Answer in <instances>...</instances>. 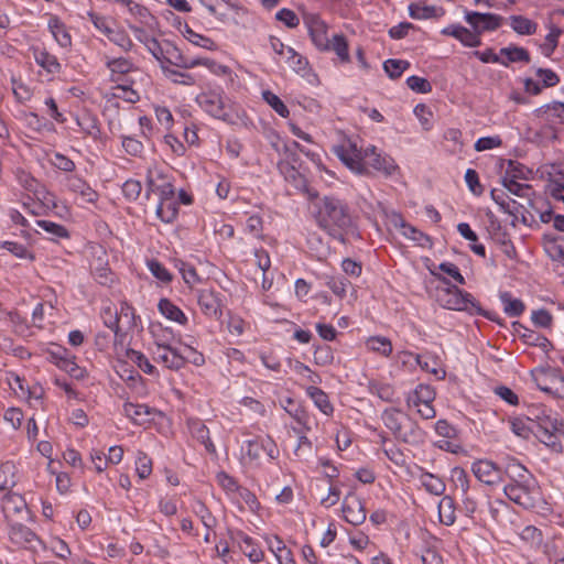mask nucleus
<instances>
[{
  "label": "nucleus",
  "instance_id": "nucleus-1",
  "mask_svg": "<svg viewBox=\"0 0 564 564\" xmlns=\"http://www.w3.org/2000/svg\"><path fill=\"white\" fill-rule=\"evenodd\" d=\"M506 475L509 479L503 487L507 498L524 509L535 508L541 501V492L533 475L519 463L508 464Z\"/></svg>",
  "mask_w": 564,
  "mask_h": 564
},
{
  "label": "nucleus",
  "instance_id": "nucleus-2",
  "mask_svg": "<svg viewBox=\"0 0 564 564\" xmlns=\"http://www.w3.org/2000/svg\"><path fill=\"white\" fill-rule=\"evenodd\" d=\"M315 221L329 236L344 242V234L351 231V217L338 198L325 196L314 204Z\"/></svg>",
  "mask_w": 564,
  "mask_h": 564
},
{
  "label": "nucleus",
  "instance_id": "nucleus-3",
  "mask_svg": "<svg viewBox=\"0 0 564 564\" xmlns=\"http://www.w3.org/2000/svg\"><path fill=\"white\" fill-rule=\"evenodd\" d=\"M198 107L212 118L228 124L238 126L246 122L243 108L231 99L221 88L208 89L195 98Z\"/></svg>",
  "mask_w": 564,
  "mask_h": 564
},
{
  "label": "nucleus",
  "instance_id": "nucleus-4",
  "mask_svg": "<svg viewBox=\"0 0 564 564\" xmlns=\"http://www.w3.org/2000/svg\"><path fill=\"white\" fill-rule=\"evenodd\" d=\"M381 420L384 426L399 440L408 444H421L425 433L408 414L397 408H387Z\"/></svg>",
  "mask_w": 564,
  "mask_h": 564
},
{
  "label": "nucleus",
  "instance_id": "nucleus-5",
  "mask_svg": "<svg viewBox=\"0 0 564 564\" xmlns=\"http://www.w3.org/2000/svg\"><path fill=\"white\" fill-rule=\"evenodd\" d=\"M333 152L352 173L367 175V166L365 164L366 147H359L355 139L346 135L340 137L338 142L333 145Z\"/></svg>",
  "mask_w": 564,
  "mask_h": 564
},
{
  "label": "nucleus",
  "instance_id": "nucleus-6",
  "mask_svg": "<svg viewBox=\"0 0 564 564\" xmlns=\"http://www.w3.org/2000/svg\"><path fill=\"white\" fill-rule=\"evenodd\" d=\"M437 301L446 310L467 312L469 314H478L481 311L473 295L457 286H447L440 290Z\"/></svg>",
  "mask_w": 564,
  "mask_h": 564
},
{
  "label": "nucleus",
  "instance_id": "nucleus-7",
  "mask_svg": "<svg viewBox=\"0 0 564 564\" xmlns=\"http://www.w3.org/2000/svg\"><path fill=\"white\" fill-rule=\"evenodd\" d=\"M262 453L270 460H274L279 456L276 444L269 435H259L247 440L240 446V459L243 464H258Z\"/></svg>",
  "mask_w": 564,
  "mask_h": 564
},
{
  "label": "nucleus",
  "instance_id": "nucleus-8",
  "mask_svg": "<svg viewBox=\"0 0 564 564\" xmlns=\"http://www.w3.org/2000/svg\"><path fill=\"white\" fill-rule=\"evenodd\" d=\"M269 45L274 53L275 62H284L291 69L301 76H306L310 72L307 59L297 53L293 47L285 45L279 37L270 36Z\"/></svg>",
  "mask_w": 564,
  "mask_h": 564
},
{
  "label": "nucleus",
  "instance_id": "nucleus-9",
  "mask_svg": "<svg viewBox=\"0 0 564 564\" xmlns=\"http://www.w3.org/2000/svg\"><path fill=\"white\" fill-rule=\"evenodd\" d=\"M531 377L541 391L557 398H564V377L558 369L538 367L531 370Z\"/></svg>",
  "mask_w": 564,
  "mask_h": 564
},
{
  "label": "nucleus",
  "instance_id": "nucleus-10",
  "mask_svg": "<svg viewBox=\"0 0 564 564\" xmlns=\"http://www.w3.org/2000/svg\"><path fill=\"white\" fill-rule=\"evenodd\" d=\"M365 154L367 175L370 173V170L380 173L386 177H392L400 174V167L395 160L391 155L379 150L376 145H366Z\"/></svg>",
  "mask_w": 564,
  "mask_h": 564
},
{
  "label": "nucleus",
  "instance_id": "nucleus-11",
  "mask_svg": "<svg viewBox=\"0 0 564 564\" xmlns=\"http://www.w3.org/2000/svg\"><path fill=\"white\" fill-rule=\"evenodd\" d=\"M28 189L33 194L32 199L36 200L31 205L28 202L23 203V208L31 215L39 216L55 206V197L50 193L45 186L39 184L35 180L31 178L28 183Z\"/></svg>",
  "mask_w": 564,
  "mask_h": 564
},
{
  "label": "nucleus",
  "instance_id": "nucleus-12",
  "mask_svg": "<svg viewBox=\"0 0 564 564\" xmlns=\"http://www.w3.org/2000/svg\"><path fill=\"white\" fill-rule=\"evenodd\" d=\"M129 29L133 33L134 37L145 46L148 52L158 62H163V48L156 39V36L160 34V28L158 30H150L147 26L129 24Z\"/></svg>",
  "mask_w": 564,
  "mask_h": 564
},
{
  "label": "nucleus",
  "instance_id": "nucleus-13",
  "mask_svg": "<svg viewBox=\"0 0 564 564\" xmlns=\"http://www.w3.org/2000/svg\"><path fill=\"white\" fill-rule=\"evenodd\" d=\"M464 19L478 36L486 31H495L501 25V17L494 13H480L466 10Z\"/></svg>",
  "mask_w": 564,
  "mask_h": 564
},
{
  "label": "nucleus",
  "instance_id": "nucleus-14",
  "mask_svg": "<svg viewBox=\"0 0 564 564\" xmlns=\"http://www.w3.org/2000/svg\"><path fill=\"white\" fill-rule=\"evenodd\" d=\"M124 415L137 425H145L155 420L156 416H163L162 412L147 404L126 402L123 404Z\"/></svg>",
  "mask_w": 564,
  "mask_h": 564
},
{
  "label": "nucleus",
  "instance_id": "nucleus-15",
  "mask_svg": "<svg viewBox=\"0 0 564 564\" xmlns=\"http://www.w3.org/2000/svg\"><path fill=\"white\" fill-rule=\"evenodd\" d=\"M31 52L36 65L41 68V74L44 73L47 79H53L61 73L62 65L55 55L40 46H32Z\"/></svg>",
  "mask_w": 564,
  "mask_h": 564
},
{
  "label": "nucleus",
  "instance_id": "nucleus-16",
  "mask_svg": "<svg viewBox=\"0 0 564 564\" xmlns=\"http://www.w3.org/2000/svg\"><path fill=\"white\" fill-rule=\"evenodd\" d=\"M471 471L479 481L488 486L498 485L502 479L501 469L488 459L475 462L471 466Z\"/></svg>",
  "mask_w": 564,
  "mask_h": 564
},
{
  "label": "nucleus",
  "instance_id": "nucleus-17",
  "mask_svg": "<svg viewBox=\"0 0 564 564\" xmlns=\"http://www.w3.org/2000/svg\"><path fill=\"white\" fill-rule=\"evenodd\" d=\"M341 511L344 519L354 525L364 523L367 517L361 499L352 492L344 498Z\"/></svg>",
  "mask_w": 564,
  "mask_h": 564
},
{
  "label": "nucleus",
  "instance_id": "nucleus-18",
  "mask_svg": "<svg viewBox=\"0 0 564 564\" xmlns=\"http://www.w3.org/2000/svg\"><path fill=\"white\" fill-rule=\"evenodd\" d=\"M394 228L400 230V234L413 241L416 246L422 248H432V240L431 238L419 230L417 228L413 227L412 225L405 223V220L400 215H393L391 219Z\"/></svg>",
  "mask_w": 564,
  "mask_h": 564
},
{
  "label": "nucleus",
  "instance_id": "nucleus-19",
  "mask_svg": "<svg viewBox=\"0 0 564 564\" xmlns=\"http://www.w3.org/2000/svg\"><path fill=\"white\" fill-rule=\"evenodd\" d=\"M196 297L204 315L216 319L221 316V302L218 294L214 290H198L196 292Z\"/></svg>",
  "mask_w": 564,
  "mask_h": 564
},
{
  "label": "nucleus",
  "instance_id": "nucleus-20",
  "mask_svg": "<svg viewBox=\"0 0 564 564\" xmlns=\"http://www.w3.org/2000/svg\"><path fill=\"white\" fill-rule=\"evenodd\" d=\"M308 34L312 42L319 51L330 50V40L327 35V24L317 15H312L306 20Z\"/></svg>",
  "mask_w": 564,
  "mask_h": 564
},
{
  "label": "nucleus",
  "instance_id": "nucleus-21",
  "mask_svg": "<svg viewBox=\"0 0 564 564\" xmlns=\"http://www.w3.org/2000/svg\"><path fill=\"white\" fill-rule=\"evenodd\" d=\"M151 352L153 359L156 362L162 364L164 367L171 370H178L185 364V358L172 346L152 348Z\"/></svg>",
  "mask_w": 564,
  "mask_h": 564
},
{
  "label": "nucleus",
  "instance_id": "nucleus-22",
  "mask_svg": "<svg viewBox=\"0 0 564 564\" xmlns=\"http://www.w3.org/2000/svg\"><path fill=\"white\" fill-rule=\"evenodd\" d=\"M441 33L443 35L452 36L459 41L464 46L467 47H477L481 44L480 36L475 33L473 30H468L467 28L460 24H451L442 29Z\"/></svg>",
  "mask_w": 564,
  "mask_h": 564
},
{
  "label": "nucleus",
  "instance_id": "nucleus-23",
  "mask_svg": "<svg viewBox=\"0 0 564 564\" xmlns=\"http://www.w3.org/2000/svg\"><path fill=\"white\" fill-rule=\"evenodd\" d=\"M66 187L76 194L82 202L94 204L98 199V193L82 177L69 175L66 177Z\"/></svg>",
  "mask_w": 564,
  "mask_h": 564
},
{
  "label": "nucleus",
  "instance_id": "nucleus-24",
  "mask_svg": "<svg viewBox=\"0 0 564 564\" xmlns=\"http://www.w3.org/2000/svg\"><path fill=\"white\" fill-rule=\"evenodd\" d=\"M175 65L184 67V68H193L196 66H204L206 67L213 75L218 77H231V69L220 64L212 58L207 57H196L192 59L183 61L182 63H175Z\"/></svg>",
  "mask_w": 564,
  "mask_h": 564
},
{
  "label": "nucleus",
  "instance_id": "nucleus-25",
  "mask_svg": "<svg viewBox=\"0 0 564 564\" xmlns=\"http://www.w3.org/2000/svg\"><path fill=\"white\" fill-rule=\"evenodd\" d=\"M235 541L250 562L260 563L263 560V551L257 545L251 536L247 535L242 531H238L235 534Z\"/></svg>",
  "mask_w": 564,
  "mask_h": 564
},
{
  "label": "nucleus",
  "instance_id": "nucleus-26",
  "mask_svg": "<svg viewBox=\"0 0 564 564\" xmlns=\"http://www.w3.org/2000/svg\"><path fill=\"white\" fill-rule=\"evenodd\" d=\"M106 66L110 72L111 80L115 83H120L123 75L138 72L133 62L127 57L107 58Z\"/></svg>",
  "mask_w": 564,
  "mask_h": 564
},
{
  "label": "nucleus",
  "instance_id": "nucleus-27",
  "mask_svg": "<svg viewBox=\"0 0 564 564\" xmlns=\"http://www.w3.org/2000/svg\"><path fill=\"white\" fill-rule=\"evenodd\" d=\"M2 511L6 518L12 520L14 516L28 514L26 502L24 498L19 494H8L2 499Z\"/></svg>",
  "mask_w": 564,
  "mask_h": 564
},
{
  "label": "nucleus",
  "instance_id": "nucleus-28",
  "mask_svg": "<svg viewBox=\"0 0 564 564\" xmlns=\"http://www.w3.org/2000/svg\"><path fill=\"white\" fill-rule=\"evenodd\" d=\"M127 8L130 14L137 20V25L147 26L150 30L159 29L160 23L158 19L145 7L131 0Z\"/></svg>",
  "mask_w": 564,
  "mask_h": 564
},
{
  "label": "nucleus",
  "instance_id": "nucleus-29",
  "mask_svg": "<svg viewBox=\"0 0 564 564\" xmlns=\"http://www.w3.org/2000/svg\"><path fill=\"white\" fill-rule=\"evenodd\" d=\"M162 68L164 76L174 84L184 85V86H193L196 84L197 78L194 74L180 72L171 66L167 63H171L170 59L163 56V62H159Z\"/></svg>",
  "mask_w": 564,
  "mask_h": 564
},
{
  "label": "nucleus",
  "instance_id": "nucleus-30",
  "mask_svg": "<svg viewBox=\"0 0 564 564\" xmlns=\"http://www.w3.org/2000/svg\"><path fill=\"white\" fill-rule=\"evenodd\" d=\"M230 500L240 510H249L252 513L260 510V502L256 495L245 487H240Z\"/></svg>",
  "mask_w": 564,
  "mask_h": 564
},
{
  "label": "nucleus",
  "instance_id": "nucleus-31",
  "mask_svg": "<svg viewBox=\"0 0 564 564\" xmlns=\"http://www.w3.org/2000/svg\"><path fill=\"white\" fill-rule=\"evenodd\" d=\"M87 20L94 25L97 32H99L107 39L118 25L117 21L113 18L101 13H97L95 11L87 12Z\"/></svg>",
  "mask_w": 564,
  "mask_h": 564
},
{
  "label": "nucleus",
  "instance_id": "nucleus-32",
  "mask_svg": "<svg viewBox=\"0 0 564 564\" xmlns=\"http://www.w3.org/2000/svg\"><path fill=\"white\" fill-rule=\"evenodd\" d=\"M158 308L159 312L171 322L185 325L188 321L185 313L169 299H161Z\"/></svg>",
  "mask_w": 564,
  "mask_h": 564
},
{
  "label": "nucleus",
  "instance_id": "nucleus-33",
  "mask_svg": "<svg viewBox=\"0 0 564 564\" xmlns=\"http://www.w3.org/2000/svg\"><path fill=\"white\" fill-rule=\"evenodd\" d=\"M529 63V52L521 46L509 45L500 50V62L499 64L508 66L510 63Z\"/></svg>",
  "mask_w": 564,
  "mask_h": 564
},
{
  "label": "nucleus",
  "instance_id": "nucleus-34",
  "mask_svg": "<svg viewBox=\"0 0 564 564\" xmlns=\"http://www.w3.org/2000/svg\"><path fill=\"white\" fill-rule=\"evenodd\" d=\"M150 334L153 338V348L172 346L175 339L173 329L160 323L150 326Z\"/></svg>",
  "mask_w": 564,
  "mask_h": 564
},
{
  "label": "nucleus",
  "instance_id": "nucleus-35",
  "mask_svg": "<svg viewBox=\"0 0 564 564\" xmlns=\"http://www.w3.org/2000/svg\"><path fill=\"white\" fill-rule=\"evenodd\" d=\"M306 394L311 398L314 405L325 415L330 416L334 412V406L329 401L328 395L319 388L310 386L305 389Z\"/></svg>",
  "mask_w": 564,
  "mask_h": 564
},
{
  "label": "nucleus",
  "instance_id": "nucleus-36",
  "mask_svg": "<svg viewBox=\"0 0 564 564\" xmlns=\"http://www.w3.org/2000/svg\"><path fill=\"white\" fill-rule=\"evenodd\" d=\"M417 365L422 370L430 372L436 379L442 380L446 376V370L436 354L426 352L424 356H421L420 364Z\"/></svg>",
  "mask_w": 564,
  "mask_h": 564
},
{
  "label": "nucleus",
  "instance_id": "nucleus-37",
  "mask_svg": "<svg viewBox=\"0 0 564 564\" xmlns=\"http://www.w3.org/2000/svg\"><path fill=\"white\" fill-rule=\"evenodd\" d=\"M508 23L518 35H532L538 31V23L524 15H510Z\"/></svg>",
  "mask_w": 564,
  "mask_h": 564
},
{
  "label": "nucleus",
  "instance_id": "nucleus-38",
  "mask_svg": "<svg viewBox=\"0 0 564 564\" xmlns=\"http://www.w3.org/2000/svg\"><path fill=\"white\" fill-rule=\"evenodd\" d=\"M100 317L106 327L113 332L115 336L120 333V317L118 308L111 302H105L100 310Z\"/></svg>",
  "mask_w": 564,
  "mask_h": 564
},
{
  "label": "nucleus",
  "instance_id": "nucleus-39",
  "mask_svg": "<svg viewBox=\"0 0 564 564\" xmlns=\"http://www.w3.org/2000/svg\"><path fill=\"white\" fill-rule=\"evenodd\" d=\"M155 213L163 223H173L178 214V204L175 200V197L160 199Z\"/></svg>",
  "mask_w": 564,
  "mask_h": 564
},
{
  "label": "nucleus",
  "instance_id": "nucleus-40",
  "mask_svg": "<svg viewBox=\"0 0 564 564\" xmlns=\"http://www.w3.org/2000/svg\"><path fill=\"white\" fill-rule=\"evenodd\" d=\"M48 30L61 47H68L72 45V36L65 24L58 18L52 17L48 20Z\"/></svg>",
  "mask_w": 564,
  "mask_h": 564
},
{
  "label": "nucleus",
  "instance_id": "nucleus-41",
  "mask_svg": "<svg viewBox=\"0 0 564 564\" xmlns=\"http://www.w3.org/2000/svg\"><path fill=\"white\" fill-rule=\"evenodd\" d=\"M187 425L191 435L202 443L208 452L215 451V446L209 437V431L200 420H189Z\"/></svg>",
  "mask_w": 564,
  "mask_h": 564
},
{
  "label": "nucleus",
  "instance_id": "nucleus-42",
  "mask_svg": "<svg viewBox=\"0 0 564 564\" xmlns=\"http://www.w3.org/2000/svg\"><path fill=\"white\" fill-rule=\"evenodd\" d=\"M419 481L427 492L434 496L443 495L446 489V485L441 477L427 471H421Z\"/></svg>",
  "mask_w": 564,
  "mask_h": 564
},
{
  "label": "nucleus",
  "instance_id": "nucleus-43",
  "mask_svg": "<svg viewBox=\"0 0 564 564\" xmlns=\"http://www.w3.org/2000/svg\"><path fill=\"white\" fill-rule=\"evenodd\" d=\"M10 540L21 546L31 544L35 539V534L21 523H12L9 531Z\"/></svg>",
  "mask_w": 564,
  "mask_h": 564
},
{
  "label": "nucleus",
  "instance_id": "nucleus-44",
  "mask_svg": "<svg viewBox=\"0 0 564 564\" xmlns=\"http://www.w3.org/2000/svg\"><path fill=\"white\" fill-rule=\"evenodd\" d=\"M366 347L368 350L382 357H389L393 350L391 340L380 335L370 336L366 340Z\"/></svg>",
  "mask_w": 564,
  "mask_h": 564
},
{
  "label": "nucleus",
  "instance_id": "nucleus-45",
  "mask_svg": "<svg viewBox=\"0 0 564 564\" xmlns=\"http://www.w3.org/2000/svg\"><path fill=\"white\" fill-rule=\"evenodd\" d=\"M6 381L18 398L25 400L31 399V387L25 384V380L23 378L14 372H8L6 375Z\"/></svg>",
  "mask_w": 564,
  "mask_h": 564
},
{
  "label": "nucleus",
  "instance_id": "nucleus-46",
  "mask_svg": "<svg viewBox=\"0 0 564 564\" xmlns=\"http://www.w3.org/2000/svg\"><path fill=\"white\" fill-rule=\"evenodd\" d=\"M500 302L503 306V312L510 317L520 316L524 311V304L521 300L513 297L509 292H501L499 294Z\"/></svg>",
  "mask_w": 564,
  "mask_h": 564
},
{
  "label": "nucleus",
  "instance_id": "nucleus-47",
  "mask_svg": "<svg viewBox=\"0 0 564 564\" xmlns=\"http://www.w3.org/2000/svg\"><path fill=\"white\" fill-rule=\"evenodd\" d=\"M369 391L382 401L393 402L395 400V390L393 386L388 382L372 380L369 382Z\"/></svg>",
  "mask_w": 564,
  "mask_h": 564
},
{
  "label": "nucleus",
  "instance_id": "nucleus-48",
  "mask_svg": "<svg viewBox=\"0 0 564 564\" xmlns=\"http://www.w3.org/2000/svg\"><path fill=\"white\" fill-rule=\"evenodd\" d=\"M77 124L80 130L89 137L94 139H98L100 137L99 123L95 116L84 112L77 117Z\"/></svg>",
  "mask_w": 564,
  "mask_h": 564
},
{
  "label": "nucleus",
  "instance_id": "nucleus-49",
  "mask_svg": "<svg viewBox=\"0 0 564 564\" xmlns=\"http://www.w3.org/2000/svg\"><path fill=\"white\" fill-rule=\"evenodd\" d=\"M184 37L191 42L193 45L208 50V51H216L218 48L217 44L209 37L196 33L193 31L188 25H185V29L183 31Z\"/></svg>",
  "mask_w": 564,
  "mask_h": 564
},
{
  "label": "nucleus",
  "instance_id": "nucleus-50",
  "mask_svg": "<svg viewBox=\"0 0 564 564\" xmlns=\"http://www.w3.org/2000/svg\"><path fill=\"white\" fill-rule=\"evenodd\" d=\"M435 399L434 390L427 384H419L412 395L408 399L409 405H422L432 403Z\"/></svg>",
  "mask_w": 564,
  "mask_h": 564
},
{
  "label": "nucleus",
  "instance_id": "nucleus-51",
  "mask_svg": "<svg viewBox=\"0 0 564 564\" xmlns=\"http://www.w3.org/2000/svg\"><path fill=\"white\" fill-rule=\"evenodd\" d=\"M438 518L445 525H452L455 522V507L451 497L445 496L438 502Z\"/></svg>",
  "mask_w": 564,
  "mask_h": 564
},
{
  "label": "nucleus",
  "instance_id": "nucleus-52",
  "mask_svg": "<svg viewBox=\"0 0 564 564\" xmlns=\"http://www.w3.org/2000/svg\"><path fill=\"white\" fill-rule=\"evenodd\" d=\"M502 185L503 187L512 195L522 198H530L532 194V188L528 184L519 183L510 176H502Z\"/></svg>",
  "mask_w": 564,
  "mask_h": 564
},
{
  "label": "nucleus",
  "instance_id": "nucleus-53",
  "mask_svg": "<svg viewBox=\"0 0 564 564\" xmlns=\"http://www.w3.org/2000/svg\"><path fill=\"white\" fill-rule=\"evenodd\" d=\"M561 33L562 31L557 26H549V33L545 35L544 42L540 45L541 53L544 56L550 57L553 54L558 44Z\"/></svg>",
  "mask_w": 564,
  "mask_h": 564
},
{
  "label": "nucleus",
  "instance_id": "nucleus-54",
  "mask_svg": "<svg viewBox=\"0 0 564 564\" xmlns=\"http://www.w3.org/2000/svg\"><path fill=\"white\" fill-rule=\"evenodd\" d=\"M330 50L335 52L340 63H349L350 55L347 40L341 34H335L330 40Z\"/></svg>",
  "mask_w": 564,
  "mask_h": 564
},
{
  "label": "nucleus",
  "instance_id": "nucleus-55",
  "mask_svg": "<svg viewBox=\"0 0 564 564\" xmlns=\"http://www.w3.org/2000/svg\"><path fill=\"white\" fill-rule=\"evenodd\" d=\"M538 420V435L540 433H558L564 429L563 423L551 414L543 413V415L539 416Z\"/></svg>",
  "mask_w": 564,
  "mask_h": 564
},
{
  "label": "nucleus",
  "instance_id": "nucleus-56",
  "mask_svg": "<svg viewBox=\"0 0 564 564\" xmlns=\"http://www.w3.org/2000/svg\"><path fill=\"white\" fill-rule=\"evenodd\" d=\"M262 99L282 118H288L290 115L289 108L281 100V98L271 90H262Z\"/></svg>",
  "mask_w": 564,
  "mask_h": 564
},
{
  "label": "nucleus",
  "instance_id": "nucleus-57",
  "mask_svg": "<svg viewBox=\"0 0 564 564\" xmlns=\"http://www.w3.org/2000/svg\"><path fill=\"white\" fill-rule=\"evenodd\" d=\"M108 40L124 52L132 51L134 46L129 34L119 25L111 32Z\"/></svg>",
  "mask_w": 564,
  "mask_h": 564
},
{
  "label": "nucleus",
  "instance_id": "nucleus-58",
  "mask_svg": "<svg viewBox=\"0 0 564 564\" xmlns=\"http://www.w3.org/2000/svg\"><path fill=\"white\" fill-rule=\"evenodd\" d=\"M413 113L424 131H430L433 128L434 116L432 109L429 106L425 104H417L413 109Z\"/></svg>",
  "mask_w": 564,
  "mask_h": 564
},
{
  "label": "nucleus",
  "instance_id": "nucleus-59",
  "mask_svg": "<svg viewBox=\"0 0 564 564\" xmlns=\"http://www.w3.org/2000/svg\"><path fill=\"white\" fill-rule=\"evenodd\" d=\"M15 465L6 462L0 465V490H6L15 485Z\"/></svg>",
  "mask_w": 564,
  "mask_h": 564
},
{
  "label": "nucleus",
  "instance_id": "nucleus-60",
  "mask_svg": "<svg viewBox=\"0 0 564 564\" xmlns=\"http://www.w3.org/2000/svg\"><path fill=\"white\" fill-rule=\"evenodd\" d=\"M56 366L75 379H83L86 376L85 369L76 364L73 355L63 358L62 361H56Z\"/></svg>",
  "mask_w": 564,
  "mask_h": 564
},
{
  "label": "nucleus",
  "instance_id": "nucleus-61",
  "mask_svg": "<svg viewBox=\"0 0 564 564\" xmlns=\"http://www.w3.org/2000/svg\"><path fill=\"white\" fill-rule=\"evenodd\" d=\"M128 357L133 361L144 373L156 376V368L150 362L149 358L139 350H130Z\"/></svg>",
  "mask_w": 564,
  "mask_h": 564
},
{
  "label": "nucleus",
  "instance_id": "nucleus-62",
  "mask_svg": "<svg viewBox=\"0 0 564 564\" xmlns=\"http://www.w3.org/2000/svg\"><path fill=\"white\" fill-rule=\"evenodd\" d=\"M490 197L500 207V209L508 214H514L517 212V202L511 199L501 191L491 189Z\"/></svg>",
  "mask_w": 564,
  "mask_h": 564
},
{
  "label": "nucleus",
  "instance_id": "nucleus-63",
  "mask_svg": "<svg viewBox=\"0 0 564 564\" xmlns=\"http://www.w3.org/2000/svg\"><path fill=\"white\" fill-rule=\"evenodd\" d=\"M112 95L113 97L122 99L129 104H134L140 99L139 93L124 83H118L117 86L113 87Z\"/></svg>",
  "mask_w": 564,
  "mask_h": 564
},
{
  "label": "nucleus",
  "instance_id": "nucleus-64",
  "mask_svg": "<svg viewBox=\"0 0 564 564\" xmlns=\"http://www.w3.org/2000/svg\"><path fill=\"white\" fill-rule=\"evenodd\" d=\"M519 535L521 540L527 542L531 547H540L542 545V533L538 528L533 525L524 527L520 531Z\"/></svg>",
  "mask_w": 564,
  "mask_h": 564
}]
</instances>
